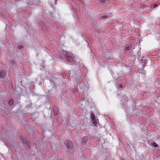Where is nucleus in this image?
<instances>
[{
	"label": "nucleus",
	"mask_w": 160,
	"mask_h": 160,
	"mask_svg": "<svg viewBox=\"0 0 160 160\" xmlns=\"http://www.w3.org/2000/svg\"><path fill=\"white\" fill-rule=\"evenodd\" d=\"M62 53L63 55H59L61 58H65L66 61L69 62H72L73 60V58L71 56L72 54L71 53H70L66 51H63Z\"/></svg>",
	"instance_id": "nucleus-1"
},
{
	"label": "nucleus",
	"mask_w": 160,
	"mask_h": 160,
	"mask_svg": "<svg viewBox=\"0 0 160 160\" xmlns=\"http://www.w3.org/2000/svg\"><path fill=\"white\" fill-rule=\"evenodd\" d=\"M152 145L154 147H157L158 146V144L155 142H153L152 144Z\"/></svg>",
	"instance_id": "nucleus-8"
},
{
	"label": "nucleus",
	"mask_w": 160,
	"mask_h": 160,
	"mask_svg": "<svg viewBox=\"0 0 160 160\" xmlns=\"http://www.w3.org/2000/svg\"><path fill=\"white\" fill-rule=\"evenodd\" d=\"M23 46L22 45H19L18 46V48L19 49H21L22 48Z\"/></svg>",
	"instance_id": "nucleus-9"
},
{
	"label": "nucleus",
	"mask_w": 160,
	"mask_h": 160,
	"mask_svg": "<svg viewBox=\"0 0 160 160\" xmlns=\"http://www.w3.org/2000/svg\"><path fill=\"white\" fill-rule=\"evenodd\" d=\"M132 48V46L131 45H129L126 48V50L128 51L130 50Z\"/></svg>",
	"instance_id": "nucleus-6"
},
{
	"label": "nucleus",
	"mask_w": 160,
	"mask_h": 160,
	"mask_svg": "<svg viewBox=\"0 0 160 160\" xmlns=\"http://www.w3.org/2000/svg\"><path fill=\"white\" fill-rule=\"evenodd\" d=\"M90 117L93 123L95 126H96L97 124L99 123L98 120L96 118L94 114L93 113L91 114Z\"/></svg>",
	"instance_id": "nucleus-2"
},
{
	"label": "nucleus",
	"mask_w": 160,
	"mask_h": 160,
	"mask_svg": "<svg viewBox=\"0 0 160 160\" xmlns=\"http://www.w3.org/2000/svg\"><path fill=\"white\" fill-rule=\"evenodd\" d=\"M157 4H154L153 5V6H154V8H155V7H156L157 6Z\"/></svg>",
	"instance_id": "nucleus-12"
},
{
	"label": "nucleus",
	"mask_w": 160,
	"mask_h": 160,
	"mask_svg": "<svg viewBox=\"0 0 160 160\" xmlns=\"http://www.w3.org/2000/svg\"><path fill=\"white\" fill-rule=\"evenodd\" d=\"M119 87L120 88H122V85L121 84H120V85H119Z\"/></svg>",
	"instance_id": "nucleus-13"
},
{
	"label": "nucleus",
	"mask_w": 160,
	"mask_h": 160,
	"mask_svg": "<svg viewBox=\"0 0 160 160\" xmlns=\"http://www.w3.org/2000/svg\"><path fill=\"white\" fill-rule=\"evenodd\" d=\"M22 142L24 144H25V143H27V142H25L24 141V140L22 141Z\"/></svg>",
	"instance_id": "nucleus-14"
},
{
	"label": "nucleus",
	"mask_w": 160,
	"mask_h": 160,
	"mask_svg": "<svg viewBox=\"0 0 160 160\" xmlns=\"http://www.w3.org/2000/svg\"><path fill=\"white\" fill-rule=\"evenodd\" d=\"M6 72L4 70L0 71V78L3 79L5 77Z\"/></svg>",
	"instance_id": "nucleus-4"
},
{
	"label": "nucleus",
	"mask_w": 160,
	"mask_h": 160,
	"mask_svg": "<svg viewBox=\"0 0 160 160\" xmlns=\"http://www.w3.org/2000/svg\"><path fill=\"white\" fill-rule=\"evenodd\" d=\"M105 2L104 0H100L99 2L100 3H103Z\"/></svg>",
	"instance_id": "nucleus-10"
},
{
	"label": "nucleus",
	"mask_w": 160,
	"mask_h": 160,
	"mask_svg": "<svg viewBox=\"0 0 160 160\" xmlns=\"http://www.w3.org/2000/svg\"><path fill=\"white\" fill-rule=\"evenodd\" d=\"M107 17V16H104L101 17V19H103V18H106Z\"/></svg>",
	"instance_id": "nucleus-11"
},
{
	"label": "nucleus",
	"mask_w": 160,
	"mask_h": 160,
	"mask_svg": "<svg viewBox=\"0 0 160 160\" xmlns=\"http://www.w3.org/2000/svg\"><path fill=\"white\" fill-rule=\"evenodd\" d=\"M88 138L87 137H84L82 138V143L83 144H85L87 141Z\"/></svg>",
	"instance_id": "nucleus-5"
},
{
	"label": "nucleus",
	"mask_w": 160,
	"mask_h": 160,
	"mask_svg": "<svg viewBox=\"0 0 160 160\" xmlns=\"http://www.w3.org/2000/svg\"><path fill=\"white\" fill-rule=\"evenodd\" d=\"M13 102L12 99H10L8 102V104L9 105H12L13 103Z\"/></svg>",
	"instance_id": "nucleus-7"
},
{
	"label": "nucleus",
	"mask_w": 160,
	"mask_h": 160,
	"mask_svg": "<svg viewBox=\"0 0 160 160\" xmlns=\"http://www.w3.org/2000/svg\"><path fill=\"white\" fill-rule=\"evenodd\" d=\"M65 144L66 145L67 148L68 149H70L72 147V143L69 140H66L65 142Z\"/></svg>",
	"instance_id": "nucleus-3"
}]
</instances>
